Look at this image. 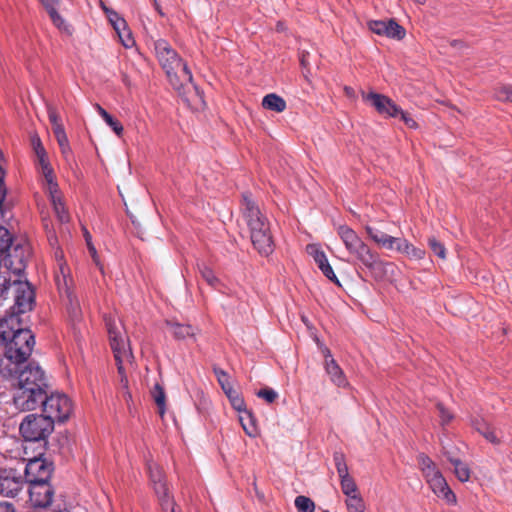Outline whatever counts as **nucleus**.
<instances>
[{
    "mask_svg": "<svg viewBox=\"0 0 512 512\" xmlns=\"http://www.w3.org/2000/svg\"><path fill=\"white\" fill-rule=\"evenodd\" d=\"M35 337L31 330L22 328L20 319L9 315L0 320V346L5 347L4 358L0 360V372L12 375L24 365L32 353Z\"/></svg>",
    "mask_w": 512,
    "mask_h": 512,
    "instance_id": "nucleus-1",
    "label": "nucleus"
},
{
    "mask_svg": "<svg viewBox=\"0 0 512 512\" xmlns=\"http://www.w3.org/2000/svg\"><path fill=\"white\" fill-rule=\"evenodd\" d=\"M5 266L17 279L13 280L12 284L8 286L13 287L14 291V305L12 306V313L19 318L20 314L31 311L35 303V293L27 280H21L22 274L26 268V257L24 249L20 245H16L5 258Z\"/></svg>",
    "mask_w": 512,
    "mask_h": 512,
    "instance_id": "nucleus-2",
    "label": "nucleus"
},
{
    "mask_svg": "<svg viewBox=\"0 0 512 512\" xmlns=\"http://www.w3.org/2000/svg\"><path fill=\"white\" fill-rule=\"evenodd\" d=\"M154 51L158 62L175 90L181 93L185 84L193 83V76L187 64L165 39L154 42Z\"/></svg>",
    "mask_w": 512,
    "mask_h": 512,
    "instance_id": "nucleus-3",
    "label": "nucleus"
},
{
    "mask_svg": "<svg viewBox=\"0 0 512 512\" xmlns=\"http://www.w3.org/2000/svg\"><path fill=\"white\" fill-rule=\"evenodd\" d=\"M337 234L343 242L346 250L361 265L371 272H382L386 263H384L376 252L361 239V237L349 226L340 225L337 228Z\"/></svg>",
    "mask_w": 512,
    "mask_h": 512,
    "instance_id": "nucleus-4",
    "label": "nucleus"
},
{
    "mask_svg": "<svg viewBox=\"0 0 512 512\" xmlns=\"http://www.w3.org/2000/svg\"><path fill=\"white\" fill-rule=\"evenodd\" d=\"M104 320L109 335L110 346L120 375V382L124 387H127L128 379L125 374L124 365L131 363L133 358L129 340L124 333L122 323L118 319L109 315L105 316Z\"/></svg>",
    "mask_w": 512,
    "mask_h": 512,
    "instance_id": "nucleus-5",
    "label": "nucleus"
},
{
    "mask_svg": "<svg viewBox=\"0 0 512 512\" xmlns=\"http://www.w3.org/2000/svg\"><path fill=\"white\" fill-rule=\"evenodd\" d=\"M54 425L43 414H29L22 420L19 431L26 441L45 440L53 432Z\"/></svg>",
    "mask_w": 512,
    "mask_h": 512,
    "instance_id": "nucleus-6",
    "label": "nucleus"
},
{
    "mask_svg": "<svg viewBox=\"0 0 512 512\" xmlns=\"http://www.w3.org/2000/svg\"><path fill=\"white\" fill-rule=\"evenodd\" d=\"M43 415L52 421L55 425L56 422L63 423L71 415L73 405L70 398L63 393H52L44 398L42 403Z\"/></svg>",
    "mask_w": 512,
    "mask_h": 512,
    "instance_id": "nucleus-7",
    "label": "nucleus"
},
{
    "mask_svg": "<svg viewBox=\"0 0 512 512\" xmlns=\"http://www.w3.org/2000/svg\"><path fill=\"white\" fill-rule=\"evenodd\" d=\"M147 469L153 489L164 512H176L175 502L169 494V489L162 469L153 461L147 463Z\"/></svg>",
    "mask_w": 512,
    "mask_h": 512,
    "instance_id": "nucleus-8",
    "label": "nucleus"
},
{
    "mask_svg": "<svg viewBox=\"0 0 512 512\" xmlns=\"http://www.w3.org/2000/svg\"><path fill=\"white\" fill-rule=\"evenodd\" d=\"M5 377L15 376L17 379L16 388H40L48 389V383L42 368L35 363H28L24 367H19L17 372L12 375H4Z\"/></svg>",
    "mask_w": 512,
    "mask_h": 512,
    "instance_id": "nucleus-9",
    "label": "nucleus"
},
{
    "mask_svg": "<svg viewBox=\"0 0 512 512\" xmlns=\"http://www.w3.org/2000/svg\"><path fill=\"white\" fill-rule=\"evenodd\" d=\"M48 389L40 388H15L13 403L20 411H32L42 405Z\"/></svg>",
    "mask_w": 512,
    "mask_h": 512,
    "instance_id": "nucleus-10",
    "label": "nucleus"
},
{
    "mask_svg": "<svg viewBox=\"0 0 512 512\" xmlns=\"http://www.w3.org/2000/svg\"><path fill=\"white\" fill-rule=\"evenodd\" d=\"M52 474V464L43 458L29 460L25 467V479L29 484L48 482Z\"/></svg>",
    "mask_w": 512,
    "mask_h": 512,
    "instance_id": "nucleus-11",
    "label": "nucleus"
},
{
    "mask_svg": "<svg viewBox=\"0 0 512 512\" xmlns=\"http://www.w3.org/2000/svg\"><path fill=\"white\" fill-rule=\"evenodd\" d=\"M54 490L48 482L29 484V499L33 506L46 508L53 500Z\"/></svg>",
    "mask_w": 512,
    "mask_h": 512,
    "instance_id": "nucleus-12",
    "label": "nucleus"
},
{
    "mask_svg": "<svg viewBox=\"0 0 512 512\" xmlns=\"http://www.w3.org/2000/svg\"><path fill=\"white\" fill-rule=\"evenodd\" d=\"M23 478L14 469H5L0 472V494L5 497H15L22 489Z\"/></svg>",
    "mask_w": 512,
    "mask_h": 512,
    "instance_id": "nucleus-13",
    "label": "nucleus"
},
{
    "mask_svg": "<svg viewBox=\"0 0 512 512\" xmlns=\"http://www.w3.org/2000/svg\"><path fill=\"white\" fill-rule=\"evenodd\" d=\"M363 99L370 102L376 111L381 115L397 117L398 113L401 112V108L396 105L392 99L383 94L370 92L366 95H363Z\"/></svg>",
    "mask_w": 512,
    "mask_h": 512,
    "instance_id": "nucleus-14",
    "label": "nucleus"
},
{
    "mask_svg": "<svg viewBox=\"0 0 512 512\" xmlns=\"http://www.w3.org/2000/svg\"><path fill=\"white\" fill-rule=\"evenodd\" d=\"M426 481L434 494L439 498L444 499L448 504L456 503V496L454 492L449 488L445 478L441 473L428 478Z\"/></svg>",
    "mask_w": 512,
    "mask_h": 512,
    "instance_id": "nucleus-15",
    "label": "nucleus"
},
{
    "mask_svg": "<svg viewBox=\"0 0 512 512\" xmlns=\"http://www.w3.org/2000/svg\"><path fill=\"white\" fill-rule=\"evenodd\" d=\"M46 192L49 195V199L53 206V210L61 223H66L70 220V215L68 210L66 209L65 203L63 201L62 193L59 190L58 184L55 187H46Z\"/></svg>",
    "mask_w": 512,
    "mask_h": 512,
    "instance_id": "nucleus-16",
    "label": "nucleus"
},
{
    "mask_svg": "<svg viewBox=\"0 0 512 512\" xmlns=\"http://www.w3.org/2000/svg\"><path fill=\"white\" fill-rule=\"evenodd\" d=\"M251 241L254 248L263 256L270 255L274 250L270 229L254 232Z\"/></svg>",
    "mask_w": 512,
    "mask_h": 512,
    "instance_id": "nucleus-17",
    "label": "nucleus"
},
{
    "mask_svg": "<svg viewBox=\"0 0 512 512\" xmlns=\"http://www.w3.org/2000/svg\"><path fill=\"white\" fill-rule=\"evenodd\" d=\"M324 368L333 384L341 388L349 386V382L342 368L337 364L334 358L327 359V361L324 362Z\"/></svg>",
    "mask_w": 512,
    "mask_h": 512,
    "instance_id": "nucleus-18",
    "label": "nucleus"
},
{
    "mask_svg": "<svg viewBox=\"0 0 512 512\" xmlns=\"http://www.w3.org/2000/svg\"><path fill=\"white\" fill-rule=\"evenodd\" d=\"M365 230L368 234V236L377 244L383 246L386 249L396 250V246L398 245V241H400L401 238L390 236L376 228H373L371 226H366Z\"/></svg>",
    "mask_w": 512,
    "mask_h": 512,
    "instance_id": "nucleus-19",
    "label": "nucleus"
},
{
    "mask_svg": "<svg viewBox=\"0 0 512 512\" xmlns=\"http://www.w3.org/2000/svg\"><path fill=\"white\" fill-rule=\"evenodd\" d=\"M166 324L169 327L170 332L178 340H184L187 338L195 337L196 329L189 324H181L178 322L171 321H167Z\"/></svg>",
    "mask_w": 512,
    "mask_h": 512,
    "instance_id": "nucleus-20",
    "label": "nucleus"
},
{
    "mask_svg": "<svg viewBox=\"0 0 512 512\" xmlns=\"http://www.w3.org/2000/svg\"><path fill=\"white\" fill-rule=\"evenodd\" d=\"M37 158L41 169V174L44 177V187H55L58 183L55 179L53 168L47 159L46 153L43 155H38Z\"/></svg>",
    "mask_w": 512,
    "mask_h": 512,
    "instance_id": "nucleus-21",
    "label": "nucleus"
},
{
    "mask_svg": "<svg viewBox=\"0 0 512 512\" xmlns=\"http://www.w3.org/2000/svg\"><path fill=\"white\" fill-rule=\"evenodd\" d=\"M197 267L201 277L209 286L217 291H222L224 285L222 281L216 276L211 267L205 263H199Z\"/></svg>",
    "mask_w": 512,
    "mask_h": 512,
    "instance_id": "nucleus-22",
    "label": "nucleus"
},
{
    "mask_svg": "<svg viewBox=\"0 0 512 512\" xmlns=\"http://www.w3.org/2000/svg\"><path fill=\"white\" fill-rule=\"evenodd\" d=\"M396 250L413 260H421L425 256V251L423 249L415 247L404 238H401L400 241H398Z\"/></svg>",
    "mask_w": 512,
    "mask_h": 512,
    "instance_id": "nucleus-23",
    "label": "nucleus"
},
{
    "mask_svg": "<svg viewBox=\"0 0 512 512\" xmlns=\"http://www.w3.org/2000/svg\"><path fill=\"white\" fill-rule=\"evenodd\" d=\"M262 106L270 111L281 113L286 109V101L275 93L264 96Z\"/></svg>",
    "mask_w": 512,
    "mask_h": 512,
    "instance_id": "nucleus-24",
    "label": "nucleus"
},
{
    "mask_svg": "<svg viewBox=\"0 0 512 512\" xmlns=\"http://www.w3.org/2000/svg\"><path fill=\"white\" fill-rule=\"evenodd\" d=\"M473 428L480 433L487 441L491 443H498L499 440L495 435L494 430L483 419L475 418L471 421Z\"/></svg>",
    "mask_w": 512,
    "mask_h": 512,
    "instance_id": "nucleus-25",
    "label": "nucleus"
},
{
    "mask_svg": "<svg viewBox=\"0 0 512 512\" xmlns=\"http://www.w3.org/2000/svg\"><path fill=\"white\" fill-rule=\"evenodd\" d=\"M242 212L245 220L261 215L258 206L253 201L250 193H244L242 195Z\"/></svg>",
    "mask_w": 512,
    "mask_h": 512,
    "instance_id": "nucleus-26",
    "label": "nucleus"
},
{
    "mask_svg": "<svg viewBox=\"0 0 512 512\" xmlns=\"http://www.w3.org/2000/svg\"><path fill=\"white\" fill-rule=\"evenodd\" d=\"M241 413L242 414L239 416V421L242 425L243 430L249 437H256L258 431L252 413L247 409L242 411Z\"/></svg>",
    "mask_w": 512,
    "mask_h": 512,
    "instance_id": "nucleus-27",
    "label": "nucleus"
},
{
    "mask_svg": "<svg viewBox=\"0 0 512 512\" xmlns=\"http://www.w3.org/2000/svg\"><path fill=\"white\" fill-rule=\"evenodd\" d=\"M386 26L387 29H385V33L383 36L397 40H401L405 37V29L401 25H399L395 20H387Z\"/></svg>",
    "mask_w": 512,
    "mask_h": 512,
    "instance_id": "nucleus-28",
    "label": "nucleus"
},
{
    "mask_svg": "<svg viewBox=\"0 0 512 512\" xmlns=\"http://www.w3.org/2000/svg\"><path fill=\"white\" fill-rule=\"evenodd\" d=\"M340 485L346 498L360 495L357 484L350 474L340 478Z\"/></svg>",
    "mask_w": 512,
    "mask_h": 512,
    "instance_id": "nucleus-29",
    "label": "nucleus"
},
{
    "mask_svg": "<svg viewBox=\"0 0 512 512\" xmlns=\"http://www.w3.org/2000/svg\"><path fill=\"white\" fill-rule=\"evenodd\" d=\"M152 397L158 407V412L161 417L164 416L166 410V394L163 387L159 384H155L152 390Z\"/></svg>",
    "mask_w": 512,
    "mask_h": 512,
    "instance_id": "nucleus-30",
    "label": "nucleus"
},
{
    "mask_svg": "<svg viewBox=\"0 0 512 512\" xmlns=\"http://www.w3.org/2000/svg\"><path fill=\"white\" fill-rule=\"evenodd\" d=\"M67 296L69 299L68 314L73 324H76L81 320V308L77 299L72 295V293L69 292Z\"/></svg>",
    "mask_w": 512,
    "mask_h": 512,
    "instance_id": "nucleus-31",
    "label": "nucleus"
},
{
    "mask_svg": "<svg viewBox=\"0 0 512 512\" xmlns=\"http://www.w3.org/2000/svg\"><path fill=\"white\" fill-rule=\"evenodd\" d=\"M225 395L236 411L241 413L242 411L246 410V404L243 397L234 388L228 389V391L225 392Z\"/></svg>",
    "mask_w": 512,
    "mask_h": 512,
    "instance_id": "nucleus-32",
    "label": "nucleus"
},
{
    "mask_svg": "<svg viewBox=\"0 0 512 512\" xmlns=\"http://www.w3.org/2000/svg\"><path fill=\"white\" fill-rule=\"evenodd\" d=\"M450 462L454 466V472H455L456 477L461 482L468 481L470 478V469L468 468V466L466 464H464L462 461H460L459 459H450Z\"/></svg>",
    "mask_w": 512,
    "mask_h": 512,
    "instance_id": "nucleus-33",
    "label": "nucleus"
},
{
    "mask_svg": "<svg viewBox=\"0 0 512 512\" xmlns=\"http://www.w3.org/2000/svg\"><path fill=\"white\" fill-rule=\"evenodd\" d=\"M345 505L348 512H365L366 506L361 495L347 497Z\"/></svg>",
    "mask_w": 512,
    "mask_h": 512,
    "instance_id": "nucleus-34",
    "label": "nucleus"
},
{
    "mask_svg": "<svg viewBox=\"0 0 512 512\" xmlns=\"http://www.w3.org/2000/svg\"><path fill=\"white\" fill-rule=\"evenodd\" d=\"M246 222L250 228L251 235L257 231H263V230L270 229L266 218L262 214L259 216L253 217L251 219H248V220H246Z\"/></svg>",
    "mask_w": 512,
    "mask_h": 512,
    "instance_id": "nucleus-35",
    "label": "nucleus"
},
{
    "mask_svg": "<svg viewBox=\"0 0 512 512\" xmlns=\"http://www.w3.org/2000/svg\"><path fill=\"white\" fill-rule=\"evenodd\" d=\"M294 504L298 512H314L315 510V503L309 497L303 495L297 496Z\"/></svg>",
    "mask_w": 512,
    "mask_h": 512,
    "instance_id": "nucleus-36",
    "label": "nucleus"
},
{
    "mask_svg": "<svg viewBox=\"0 0 512 512\" xmlns=\"http://www.w3.org/2000/svg\"><path fill=\"white\" fill-rule=\"evenodd\" d=\"M213 372L224 393L228 391V389H233V386L229 380V375L226 371L219 367H214Z\"/></svg>",
    "mask_w": 512,
    "mask_h": 512,
    "instance_id": "nucleus-37",
    "label": "nucleus"
},
{
    "mask_svg": "<svg viewBox=\"0 0 512 512\" xmlns=\"http://www.w3.org/2000/svg\"><path fill=\"white\" fill-rule=\"evenodd\" d=\"M334 463L339 478L349 475L348 466L345 461V457L342 453L334 454Z\"/></svg>",
    "mask_w": 512,
    "mask_h": 512,
    "instance_id": "nucleus-38",
    "label": "nucleus"
},
{
    "mask_svg": "<svg viewBox=\"0 0 512 512\" xmlns=\"http://www.w3.org/2000/svg\"><path fill=\"white\" fill-rule=\"evenodd\" d=\"M11 245L12 237L9 231L4 227H0V254H3L4 252L8 251Z\"/></svg>",
    "mask_w": 512,
    "mask_h": 512,
    "instance_id": "nucleus-39",
    "label": "nucleus"
},
{
    "mask_svg": "<svg viewBox=\"0 0 512 512\" xmlns=\"http://www.w3.org/2000/svg\"><path fill=\"white\" fill-rule=\"evenodd\" d=\"M428 245L435 255H437L441 259H445L446 249L444 245L441 242H439L435 237H430L428 239Z\"/></svg>",
    "mask_w": 512,
    "mask_h": 512,
    "instance_id": "nucleus-40",
    "label": "nucleus"
},
{
    "mask_svg": "<svg viewBox=\"0 0 512 512\" xmlns=\"http://www.w3.org/2000/svg\"><path fill=\"white\" fill-rule=\"evenodd\" d=\"M495 97L499 101H509L512 102V85H503L496 89Z\"/></svg>",
    "mask_w": 512,
    "mask_h": 512,
    "instance_id": "nucleus-41",
    "label": "nucleus"
},
{
    "mask_svg": "<svg viewBox=\"0 0 512 512\" xmlns=\"http://www.w3.org/2000/svg\"><path fill=\"white\" fill-rule=\"evenodd\" d=\"M368 27L373 33L380 36H383L387 29L385 20H371L368 22Z\"/></svg>",
    "mask_w": 512,
    "mask_h": 512,
    "instance_id": "nucleus-42",
    "label": "nucleus"
},
{
    "mask_svg": "<svg viewBox=\"0 0 512 512\" xmlns=\"http://www.w3.org/2000/svg\"><path fill=\"white\" fill-rule=\"evenodd\" d=\"M307 253L311 255L315 261V263L320 262L322 259L326 257L324 251L316 244H310L307 246Z\"/></svg>",
    "mask_w": 512,
    "mask_h": 512,
    "instance_id": "nucleus-43",
    "label": "nucleus"
},
{
    "mask_svg": "<svg viewBox=\"0 0 512 512\" xmlns=\"http://www.w3.org/2000/svg\"><path fill=\"white\" fill-rule=\"evenodd\" d=\"M57 142H58V145L60 147V151L62 153V155L64 156L65 160L66 161H69L70 158L72 157V150H71V147H70V144H69V141H68V137H63V138H59V139H56Z\"/></svg>",
    "mask_w": 512,
    "mask_h": 512,
    "instance_id": "nucleus-44",
    "label": "nucleus"
},
{
    "mask_svg": "<svg viewBox=\"0 0 512 512\" xmlns=\"http://www.w3.org/2000/svg\"><path fill=\"white\" fill-rule=\"evenodd\" d=\"M437 410L439 412L441 425L445 426V425L449 424L451 422V420L453 419V414L449 410H447L444 407V405L441 403L437 404Z\"/></svg>",
    "mask_w": 512,
    "mask_h": 512,
    "instance_id": "nucleus-45",
    "label": "nucleus"
},
{
    "mask_svg": "<svg viewBox=\"0 0 512 512\" xmlns=\"http://www.w3.org/2000/svg\"><path fill=\"white\" fill-rule=\"evenodd\" d=\"M257 396L264 399L268 403H273L278 397V394L272 388H264L257 392Z\"/></svg>",
    "mask_w": 512,
    "mask_h": 512,
    "instance_id": "nucleus-46",
    "label": "nucleus"
},
{
    "mask_svg": "<svg viewBox=\"0 0 512 512\" xmlns=\"http://www.w3.org/2000/svg\"><path fill=\"white\" fill-rule=\"evenodd\" d=\"M117 34L119 36V39H120L122 45L125 48H131L135 44V41H134L129 29L123 30L122 32L117 33Z\"/></svg>",
    "mask_w": 512,
    "mask_h": 512,
    "instance_id": "nucleus-47",
    "label": "nucleus"
},
{
    "mask_svg": "<svg viewBox=\"0 0 512 512\" xmlns=\"http://www.w3.org/2000/svg\"><path fill=\"white\" fill-rule=\"evenodd\" d=\"M105 123L114 131V133L118 137L122 136L124 128H123V125L118 120H116L115 118L110 116L109 118H107L105 120Z\"/></svg>",
    "mask_w": 512,
    "mask_h": 512,
    "instance_id": "nucleus-48",
    "label": "nucleus"
},
{
    "mask_svg": "<svg viewBox=\"0 0 512 512\" xmlns=\"http://www.w3.org/2000/svg\"><path fill=\"white\" fill-rule=\"evenodd\" d=\"M320 271L323 273L325 277H327L331 282L335 283L338 286H341V283L339 279L337 278L333 268L331 267L330 263H327L324 265Z\"/></svg>",
    "mask_w": 512,
    "mask_h": 512,
    "instance_id": "nucleus-49",
    "label": "nucleus"
},
{
    "mask_svg": "<svg viewBox=\"0 0 512 512\" xmlns=\"http://www.w3.org/2000/svg\"><path fill=\"white\" fill-rule=\"evenodd\" d=\"M47 12L52 20V22L58 27L62 28L65 25L64 19L58 13L56 6L47 9Z\"/></svg>",
    "mask_w": 512,
    "mask_h": 512,
    "instance_id": "nucleus-50",
    "label": "nucleus"
},
{
    "mask_svg": "<svg viewBox=\"0 0 512 512\" xmlns=\"http://www.w3.org/2000/svg\"><path fill=\"white\" fill-rule=\"evenodd\" d=\"M47 113H48L49 121H50L52 126L61 123L60 116H59V114H58V112H57L55 107H53L52 105H48L47 106Z\"/></svg>",
    "mask_w": 512,
    "mask_h": 512,
    "instance_id": "nucleus-51",
    "label": "nucleus"
},
{
    "mask_svg": "<svg viewBox=\"0 0 512 512\" xmlns=\"http://www.w3.org/2000/svg\"><path fill=\"white\" fill-rule=\"evenodd\" d=\"M422 473H423L425 479L427 480L428 478L436 476V475L440 474L441 472L437 469L435 463L433 462L427 468H423Z\"/></svg>",
    "mask_w": 512,
    "mask_h": 512,
    "instance_id": "nucleus-52",
    "label": "nucleus"
},
{
    "mask_svg": "<svg viewBox=\"0 0 512 512\" xmlns=\"http://www.w3.org/2000/svg\"><path fill=\"white\" fill-rule=\"evenodd\" d=\"M32 145H33L36 156L43 155L44 153H46L39 137L34 136L32 138Z\"/></svg>",
    "mask_w": 512,
    "mask_h": 512,
    "instance_id": "nucleus-53",
    "label": "nucleus"
},
{
    "mask_svg": "<svg viewBox=\"0 0 512 512\" xmlns=\"http://www.w3.org/2000/svg\"><path fill=\"white\" fill-rule=\"evenodd\" d=\"M398 115L401 116V119L404 121V123L410 127V128H416L417 127V123L416 121L406 112H404L402 109H401V112L398 113Z\"/></svg>",
    "mask_w": 512,
    "mask_h": 512,
    "instance_id": "nucleus-54",
    "label": "nucleus"
},
{
    "mask_svg": "<svg viewBox=\"0 0 512 512\" xmlns=\"http://www.w3.org/2000/svg\"><path fill=\"white\" fill-rule=\"evenodd\" d=\"M88 250H89V252L91 254V257H92L94 263L98 266L99 270L101 272H103V266H102V264L99 261V257L97 255V251H96L95 247L93 246V244L91 242H89V241H88Z\"/></svg>",
    "mask_w": 512,
    "mask_h": 512,
    "instance_id": "nucleus-55",
    "label": "nucleus"
},
{
    "mask_svg": "<svg viewBox=\"0 0 512 512\" xmlns=\"http://www.w3.org/2000/svg\"><path fill=\"white\" fill-rule=\"evenodd\" d=\"M417 460H418V464H419L421 471H423V468H427L428 466H430L433 463L431 458H429L427 455H425L423 453L418 455Z\"/></svg>",
    "mask_w": 512,
    "mask_h": 512,
    "instance_id": "nucleus-56",
    "label": "nucleus"
},
{
    "mask_svg": "<svg viewBox=\"0 0 512 512\" xmlns=\"http://www.w3.org/2000/svg\"><path fill=\"white\" fill-rule=\"evenodd\" d=\"M53 133L56 139L66 137V132L62 123L52 126Z\"/></svg>",
    "mask_w": 512,
    "mask_h": 512,
    "instance_id": "nucleus-57",
    "label": "nucleus"
},
{
    "mask_svg": "<svg viewBox=\"0 0 512 512\" xmlns=\"http://www.w3.org/2000/svg\"><path fill=\"white\" fill-rule=\"evenodd\" d=\"M113 28L115 29V31L117 33H120L122 32L123 30H126L128 29L127 28V24H126V21L121 18V19H118L115 23L112 24Z\"/></svg>",
    "mask_w": 512,
    "mask_h": 512,
    "instance_id": "nucleus-58",
    "label": "nucleus"
},
{
    "mask_svg": "<svg viewBox=\"0 0 512 512\" xmlns=\"http://www.w3.org/2000/svg\"><path fill=\"white\" fill-rule=\"evenodd\" d=\"M105 12L107 14V17H108L111 25L113 23H115L118 19L122 18L117 12H115L113 10H109V9L105 8Z\"/></svg>",
    "mask_w": 512,
    "mask_h": 512,
    "instance_id": "nucleus-59",
    "label": "nucleus"
},
{
    "mask_svg": "<svg viewBox=\"0 0 512 512\" xmlns=\"http://www.w3.org/2000/svg\"><path fill=\"white\" fill-rule=\"evenodd\" d=\"M0 512H15V509L11 503L0 502Z\"/></svg>",
    "mask_w": 512,
    "mask_h": 512,
    "instance_id": "nucleus-60",
    "label": "nucleus"
},
{
    "mask_svg": "<svg viewBox=\"0 0 512 512\" xmlns=\"http://www.w3.org/2000/svg\"><path fill=\"white\" fill-rule=\"evenodd\" d=\"M56 257L59 259L60 272H61V274L63 275V277L65 279L66 278L67 267H66V264L63 262V256H62V254L58 255V253H56Z\"/></svg>",
    "mask_w": 512,
    "mask_h": 512,
    "instance_id": "nucleus-61",
    "label": "nucleus"
},
{
    "mask_svg": "<svg viewBox=\"0 0 512 512\" xmlns=\"http://www.w3.org/2000/svg\"><path fill=\"white\" fill-rule=\"evenodd\" d=\"M95 109L99 113V115L102 117V119L105 121L107 118H109L111 115L99 104L95 105Z\"/></svg>",
    "mask_w": 512,
    "mask_h": 512,
    "instance_id": "nucleus-62",
    "label": "nucleus"
},
{
    "mask_svg": "<svg viewBox=\"0 0 512 512\" xmlns=\"http://www.w3.org/2000/svg\"><path fill=\"white\" fill-rule=\"evenodd\" d=\"M47 9L57 6L60 0H39Z\"/></svg>",
    "mask_w": 512,
    "mask_h": 512,
    "instance_id": "nucleus-63",
    "label": "nucleus"
},
{
    "mask_svg": "<svg viewBox=\"0 0 512 512\" xmlns=\"http://www.w3.org/2000/svg\"><path fill=\"white\" fill-rule=\"evenodd\" d=\"M322 352H323V355H324V358H325V362L327 361V359H331V358H333V357H332V354H331V352H330V350H329L328 348H326V347H325V348L322 350Z\"/></svg>",
    "mask_w": 512,
    "mask_h": 512,
    "instance_id": "nucleus-64",
    "label": "nucleus"
}]
</instances>
